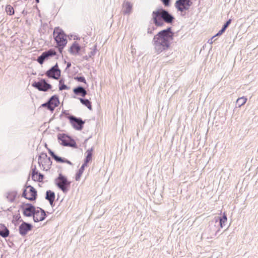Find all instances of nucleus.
<instances>
[{
	"instance_id": "nucleus-3",
	"label": "nucleus",
	"mask_w": 258,
	"mask_h": 258,
	"mask_svg": "<svg viewBox=\"0 0 258 258\" xmlns=\"http://www.w3.org/2000/svg\"><path fill=\"white\" fill-rule=\"evenodd\" d=\"M53 37L56 43V47L59 52L61 53L67 43L66 35L62 29L59 27H56L53 31Z\"/></svg>"
},
{
	"instance_id": "nucleus-26",
	"label": "nucleus",
	"mask_w": 258,
	"mask_h": 258,
	"mask_svg": "<svg viewBox=\"0 0 258 258\" xmlns=\"http://www.w3.org/2000/svg\"><path fill=\"white\" fill-rule=\"evenodd\" d=\"M219 224L221 228H223L225 225V223L227 222V218L226 215L224 213L221 217H219Z\"/></svg>"
},
{
	"instance_id": "nucleus-42",
	"label": "nucleus",
	"mask_w": 258,
	"mask_h": 258,
	"mask_svg": "<svg viewBox=\"0 0 258 258\" xmlns=\"http://www.w3.org/2000/svg\"><path fill=\"white\" fill-rule=\"evenodd\" d=\"M155 30V28L154 26L149 27L148 28L147 32L149 34H152L153 33V31Z\"/></svg>"
},
{
	"instance_id": "nucleus-13",
	"label": "nucleus",
	"mask_w": 258,
	"mask_h": 258,
	"mask_svg": "<svg viewBox=\"0 0 258 258\" xmlns=\"http://www.w3.org/2000/svg\"><path fill=\"white\" fill-rule=\"evenodd\" d=\"M32 224L25 221H23V222L19 226V232L22 236H25L29 231L32 229Z\"/></svg>"
},
{
	"instance_id": "nucleus-25",
	"label": "nucleus",
	"mask_w": 258,
	"mask_h": 258,
	"mask_svg": "<svg viewBox=\"0 0 258 258\" xmlns=\"http://www.w3.org/2000/svg\"><path fill=\"white\" fill-rule=\"evenodd\" d=\"M17 192L16 191H12L7 194V198L10 202H13L17 196Z\"/></svg>"
},
{
	"instance_id": "nucleus-36",
	"label": "nucleus",
	"mask_w": 258,
	"mask_h": 258,
	"mask_svg": "<svg viewBox=\"0 0 258 258\" xmlns=\"http://www.w3.org/2000/svg\"><path fill=\"white\" fill-rule=\"evenodd\" d=\"M38 173V171L36 169V166L32 170L31 177L32 179H34L35 175Z\"/></svg>"
},
{
	"instance_id": "nucleus-12",
	"label": "nucleus",
	"mask_w": 258,
	"mask_h": 258,
	"mask_svg": "<svg viewBox=\"0 0 258 258\" xmlns=\"http://www.w3.org/2000/svg\"><path fill=\"white\" fill-rule=\"evenodd\" d=\"M32 217L35 222L42 221L44 220L46 217V212L43 209L38 208L37 210H35V214H34Z\"/></svg>"
},
{
	"instance_id": "nucleus-28",
	"label": "nucleus",
	"mask_w": 258,
	"mask_h": 258,
	"mask_svg": "<svg viewBox=\"0 0 258 258\" xmlns=\"http://www.w3.org/2000/svg\"><path fill=\"white\" fill-rule=\"evenodd\" d=\"M49 157H47V154L42 153L40 155L38 156V163L40 165V164L47 160Z\"/></svg>"
},
{
	"instance_id": "nucleus-10",
	"label": "nucleus",
	"mask_w": 258,
	"mask_h": 258,
	"mask_svg": "<svg viewBox=\"0 0 258 258\" xmlns=\"http://www.w3.org/2000/svg\"><path fill=\"white\" fill-rule=\"evenodd\" d=\"M20 209L22 210L24 216L27 217H32L35 214L36 210L35 206L32 204L25 203L21 204Z\"/></svg>"
},
{
	"instance_id": "nucleus-34",
	"label": "nucleus",
	"mask_w": 258,
	"mask_h": 258,
	"mask_svg": "<svg viewBox=\"0 0 258 258\" xmlns=\"http://www.w3.org/2000/svg\"><path fill=\"white\" fill-rule=\"evenodd\" d=\"M43 162H44L45 165L48 166L49 169L50 168V166H51V164H52V161H51L50 157H49L47 160L43 161Z\"/></svg>"
},
{
	"instance_id": "nucleus-15",
	"label": "nucleus",
	"mask_w": 258,
	"mask_h": 258,
	"mask_svg": "<svg viewBox=\"0 0 258 258\" xmlns=\"http://www.w3.org/2000/svg\"><path fill=\"white\" fill-rule=\"evenodd\" d=\"M48 101L49 105H51V107H52L53 111L59 105L60 103L58 96L57 95H52L50 98H49Z\"/></svg>"
},
{
	"instance_id": "nucleus-48",
	"label": "nucleus",
	"mask_w": 258,
	"mask_h": 258,
	"mask_svg": "<svg viewBox=\"0 0 258 258\" xmlns=\"http://www.w3.org/2000/svg\"><path fill=\"white\" fill-rule=\"evenodd\" d=\"M84 58H85V59H86V60H87V59H88V57H87V56H86L85 57H84Z\"/></svg>"
},
{
	"instance_id": "nucleus-29",
	"label": "nucleus",
	"mask_w": 258,
	"mask_h": 258,
	"mask_svg": "<svg viewBox=\"0 0 258 258\" xmlns=\"http://www.w3.org/2000/svg\"><path fill=\"white\" fill-rule=\"evenodd\" d=\"M64 81L63 79H61L59 81V90L60 91L68 90L69 89V87H68L67 85L64 84Z\"/></svg>"
},
{
	"instance_id": "nucleus-39",
	"label": "nucleus",
	"mask_w": 258,
	"mask_h": 258,
	"mask_svg": "<svg viewBox=\"0 0 258 258\" xmlns=\"http://www.w3.org/2000/svg\"><path fill=\"white\" fill-rule=\"evenodd\" d=\"M165 7H169L170 5L171 0H161Z\"/></svg>"
},
{
	"instance_id": "nucleus-43",
	"label": "nucleus",
	"mask_w": 258,
	"mask_h": 258,
	"mask_svg": "<svg viewBox=\"0 0 258 258\" xmlns=\"http://www.w3.org/2000/svg\"><path fill=\"white\" fill-rule=\"evenodd\" d=\"M71 67V63L70 62H68L67 63V67L66 69H68Z\"/></svg>"
},
{
	"instance_id": "nucleus-2",
	"label": "nucleus",
	"mask_w": 258,
	"mask_h": 258,
	"mask_svg": "<svg viewBox=\"0 0 258 258\" xmlns=\"http://www.w3.org/2000/svg\"><path fill=\"white\" fill-rule=\"evenodd\" d=\"M153 22L156 26H162L164 23L171 24L174 20V17L169 12L163 8H160L152 13Z\"/></svg>"
},
{
	"instance_id": "nucleus-24",
	"label": "nucleus",
	"mask_w": 258,
	"mask_h": 258,
	"mask_svg": "<svg viewBox=\"0 0 258 258\" xmlns=\"http://www.w3.org/2000/svg\"><path fill=\"white\" fill-rule=\"evenodd\" d=\"M121 12L124 15H129V2L125 1L124 2Z\"/></svg>"
},
{
	"instance_id": "nucleus-1",
	"label": "nucleus",
	"mask_w": 258,
	"mask_h": 258,
	"mask_svg": "<svg viewBox=\"0 0 258 258\" xmlns=\"http://www.w3.org/2000/svg\"><path fill=\"white\" fill-rule=\"evenodd\" d=\"M174 35L171 27H168L159 31L155 35L152 40L155 52L159 54L163 51L168 50L173 40Z\"/></svg>"
},
{
	"instance_id": "nucleus-45",
	"label": "nucleus",
	"mask_w": 258,
	"mask_h": 258,
	"mask_svg": "<svg viewBox=\"0 0 258 258\" xmlns=\"http://www.w3.org/2000/svg\"><path fill=\"white\" fill-rule=\"evenodd\" d=\"M219 231H220V229H218L216 231V232H215V236H216V235H217V234L218 233V232Z\"/></svg>"
},
{
	"instance_id": "nucleus-22",
	"label": "nucleus",
	"mask_w": 258,
	"mask_h": 258,
	"mask_svg": "<svg viewBox=\"0 0 258 258\" xmlns=\"http://www.w3.org/2000/svg\"><path fill=\"white\" fill-rule=\"evenodd\" d=\"M88 165L83 163L80 168L78 170L76 174L75 179L76 181H79L81 177L85 170V168L87 167Z\"/></svg>"
},
{
	"instance_id": "nucleus-18",
	"label": "nucleus",
	"mask_w": 258,
	"mask_h": 258,
	"mask_svg": "<svg viewBox=\"0 0 258 258\" xmlns=\"http://www.w3.org/2000/svg\"><path fill=\"white\" fill-rule=\"evenodd\" d=\"M81 47L76 41H75L70 48L69 52L74 55H76L81 51Z\"/></svg>"
},
{
	"instance_id": "nucleus-33",
	"label": "nucleus",
	"mask_w": 258,
	"mask_h": 258,
	"mask_svg": "<svg viewBox=\"0 0 258 258\" xmlns=\"http://www.w3.org/2000/svg\"><path fill=\"white\" fill-rule=\"evenodd\" d=\"M41 106L43 107H45L48 110H50L51 111H53L52 107H51V105H49V103L48 100L45 103H43L42 104H41Z\"/></svg>"
},
{
	"instance_id": "nucleus-38",
	"label": "nucleus",
	"mask_w": 258,
	"mask_h": 258,
	"mask_svg": "<svg viewBox=\"0 0 258 258\" xmlns=\"http://www.w3.org/2000/svg\"><path fill=\"white\" fill-rule=\"evenodd\" d=\"M232 21L231 19H229L222 26V28H224L225 30L228 27L229 25L231 24Z\"/></svg>"
},
{
	"instance_id": "nucleus-30",
	"label": "nucleus",
	"mask_w": 258,
	"mask_h": 258,
	"mask_svg": "<svg viewBox=\"0 0 258 258\" xmlns=\"http://www.w3.org/2000/svg\"><path fill=\"white\" fill-rule=\"evenodd\" d=\"M6 12L8 15H13L15 13L14 9L11 5H7L5 9Z\"/></svg>"
},
{
	"instance_id": "nucleus-7",
	"label": "nucleus",
	"mask_w": 258,
	"mask_h": 258,
	"mask_svg": "<svg viewBox=\"0 0 258 258\" xmlns=\"http://www.w3.org/2000/svg\"><path fill=\"white\" fill-rule=\"evenodd\" d=\"M32 86L40 91L47 92L52 89L51 84L47 82L44 79H39L38 81H35L32 84Z\"/></svg>"
},
{
	"instance_id": "nucleus-16",
	"label": "nucleus",
	"mask_w": 258,
	"mask_h": 258,
	"mask_svg": "<svg viewBox=\"0 0 258 258\" xmlns=\"http://www.w3.org/2000/svg\"><path fill=\"white\" fill-rule=\"evenodd\" d=\"M26 188H29L30 196H28L27 200L30 201H34L36 200L37 197V192L36 189L31 185L26 186Z\"/></svg>"
},
{
	"instance_id": "nucleus-19",
	"label": "nucleus",
	"mask_w": 258,
	"mask_h": 258,
	"mask_svg": "<svg viewBox=\"0 0 258 258\" xmlns=\"http://www.w3.org/2000/svg\"><path fill=\"white\" fill-rule=\"evenodd\" d=\"M45 199L47 200L50 205L53 207L54 206L53 203L55 199V194L53 191L48 190L46 192Z\"/></svg>"
},
{
	"instance_id": "nucleus-44",
	"label": "nucleus",
	"mask_w": 258,
	"mask_h": 258,
	"mask_svg": "<svg viewBox=\"0 0 258 258\" xmlns=\"http://www.w3.org/2000/svg\"><path fill=\"white\" fill-rule=\"evenodd\" d=\"M215 36H214L211 39L209 40H208V43H209L210 44H212L213 43V39L215 37Z\"/></svg>"
},
{
	"instance_id": "nucleus-8",
	"label": "nucleus",
	"mask_w": 258,
	"mask_h": 258,
	"mask_svg": "<svg viewBox=\"0 0 258 258\" xmlns=\"http://www.w3.org/2000/svg\"><path fill=\"white\" fill-rule=\"evenodd\" d=\"M56 55V51L53 48H50L44 51L37 58V62L42 64L45 61L50 59L51 57Z\"/></svg>"
},
{
	"instance_id": "nucleus-32",
	"label": "nucleus",
	"mask_w": 258,
	"mask_h": 258,
	"mask_svg": "<svg viewBox=\"0 0 258 258\" xmlns=\"http://www.w3.org/2000/svg\"><path fill=\"white\" fill-rule=\"evenodd\" d=\"M74 79L76 80L77 81L81 83H84L85 84H87V82L86 81V79L84 76H76L74 78Z\"/></svg>"
},
{
	"instance_id": "nucleus-9",
	"label": "nucleus",
	"mask_w": 258,
	"mask_h": 258,
	"mask_svg": "<svg viewBox=\"0 0 258 258\" xmlns=\"http://www.w3.org/2000/svg\"><path fill=\"white\" fill-rule=\"evenodd\" d=\"M45 75L50 79L58 80L61 76V70L59 69L57 63L50 68L45 73Z\"/></svg>"
},
{
	"instance_id": "nucleus-4",
	"label": "nucleus",
	"mask_w": 258,
	"mask_h": 258,
	"mask_svg": "<svg viewBox=\"0 0 258 258\" xmlns=\"http://www.w3.org/2000/svg\"><path fill=\"white\" fill-rule=\"evenodd\" d=\"M71 183L67 177L61 173H59L58 176L55 179V185L64 194L67 193L69 190Z\"/></svg>"
},
{
	"instance_id": "nucleus-17",
	"label": "nucleus",
	"mask_w": 258,
	"mask_h": 258,
	"mask_svg": "<svg viewBox=\"0 0 258 258\" xmlns=\"http://www.w3.org/2000/svg\"><path fill=\"white\" fill-rule=\"evenodd\" d=\"M73 92L76 95H80L84 97L87 94V92L85 88L81 86H78L73 89Z\"/></svg>"
},
{
	"instance_id": "nucleus-49",
	"label": "nucleus",
	"mask_w": 258,
	"mask_h": 258,
	"mask_svg": "<svg viewBox=\"0 0 258 258\" xmlns=\"http://www.w3.org/2000/svg\"><path fill=\"white\" fill-rule=\"evenodd\" d=\"M130 11H131V9H132V6L131 5H130Z\"/></svg>"
},
{
	"instance_id": "nucleus-20",
	"label": "nucleus",
	"mask_w": 258,
	"mask_h": 258,
	"mask_svg": "<svg viewBox=\"0 0 258 258\" xmlns=\"http://www.w3.org/2000/svg\"><path fill=\"white\" fill-rule=\"evenodd\" d=\"M10 231L9 229L3 224H0V236L6 238L9 236Z\"/></svg>"
},
{
	"instance_id": "nucleus-35",
	"label": "nucleus",
	"mask_w": 258,
	"mask_h": 258,
	"mask_svg": "<svg viewBox=\"0 0 258 258\" xmlns=\"http://www.w3.org/2000/svg\"><path fill=\"white\" fill-rule=\"evenodd\" d=\"M26 186H28V185H27V184H26V185H25V187L23 189V192L22 194V197L25 198L26 199H27L28 197L27 196V189L28 188H26Z\"/></svg>"
},
{
	"instance_id": "nucleus-11",
	"label": "nucleus",
	"mask_w": 258,
	"mask_h": 258,
	"mask_svg": "<svg viewBox=\"0 0 258 258\" xmlns=\"http://www.w3.org/2000/svg\"><path fill=\"white\" fill-rule=\"evenodd\" d=\"M191 5V0H177L175 3V7L178 11L183 13L188 10Z\"/></svg>"
},
{
	"instance_id": "nucleus-5",
	"label": "nucleus",
	"mask_w": 258,
	"mask_h": 258,
	"mask_svg": "<svg viewBox=\"0 0 258 258\" xmlns=\"http://www.w3.org/2000/svg\"><path fill=\"white\" fill-rule=\"evenodd\" d=\"M62 113L69 120L70 123L74 129L77 131H81L83 128L85 121L81 118L71 115L67 112V111H64Z\"/></svg>"
},
{
	"instance_id": "nucleus-37",
	"label": "nucleus",
	"mask_w": 258,
	"mask_h": 258,
	"mask_svg": "<svg viewBox=\"0 0 258 258\" xmlns=\"http://www.w3.org/2000/svg\"><path fill=\"white\" fill-rule=\"evenodd\" d=\"M96 50H97L96 45H94V48L93 49V50L92 51H91L89 53V57H91L94 56L96 54Z\"/></svg>"
},
{
	"instance_id": "nucleus-21",
	"label": "nucleus",
	"mask_w": 258,
	"mask_h": 258,
	"mask_svg": "<svg viewBox=\"0 0 258 258\" xmlns=\"http://www.w3.org/2000/svg\"><path fill=\"white\" fill-rule=\"evenodd\" d=\"M93 151V148H91L90 149H88L86 152V156L84 159V163L85 164L88 165V164L92 160V152Z\"/></svg>"
},
{
	"instance_id": "nucleus-23",
	"label": "nucleus",
	"mask_w": 258,
	"mask_h": 258,
	"mask_svg": "<svg viewBox=\"0 0 258 258\" xmlns=\"http://www.w3.org/2000/svg\"><path fill=\"white\" fill-rule=\"evenodd\" d=\"M79 100L81 103L86 106L90 110H92L91 102L88 99L80 98Z\"/></svg>"
},
{
	"instance_id": "nucleus-31",
	"label": "nucleus",
	"mask_w": 258,
	"mask_h": 258,
	"mask_svg": "<svg viewBox=\"0 0 258 258\" xmlns=\"http://www.w3.org/2000/svg\"><path fill=\"white\" fill-rule=\"evenodd\" d=\"M44 175L40 173V172H38L35 176V178L34 179H32L34 181H38V182H41L43 179H44Z\"/></svg>"
},
{
	"instance_id": "nucleus-6",
	"label": "nucleus",
	"mask_w": 258,
	"mask_h": 258,
	"mask_svg": "<svg viewBox=\"0 0 258 258\" xmlns=\"http://www.w3.org/2000/svg\"><path fill=\"white\" fill-rule=\"evenodd\" d=\"M58 140L60 141V144L63 146L70 147L75 149L78 148L76 141L71 137L64 134H59Z\"/></svg>"
},
{
	"instance_id": "nucleus-46",
	"label": "nucleus",
	"mask_w": 258,
	"mask_h": 258,
	"mask_svg": "<svg viewBox=\"0 0 258 258\" xmlns=\"http://www.w3.org/2000/svg\"><path fill=\"white\" fill-rule=\"evenodd\" d=\"M27 13L25 12V10H23V12H22V14H26Z\"/></svg>"
},
{
	"instance_id": "nucleus-47",
	"label": "nucleus",
	"mask_w": 258,
	"mask_h": 258,
	"mask_svg": "<svg viewBox=\"0 0 258 258\" xmlns=\"http://www.w3.org/2000/svg\"><path fill=\"white\" fill-rule=\"evenodd\" d=\"M35 2L36 3H39V0H35Z\"/></svg>"
},
{
	"instance_id": "nucleus-27",
	"label": "nucleus",
	"mask_w": 258,
	"mask_h": 258,
	"mask_svg": "<svg viewBox=\"0 0 258 258\" xmlns=\"http://www.w3.org/2000/svg\"><path fill=\"white\" fill-rule=\"evenodd\" d=\"M247 101V98L244 97H242L238 98L236 101V105L240 107L244 105Z\"/></svg>"
},
{
	"instance_id": "nucleus-40",
	"label": "nucleus",
	"mask_w": 258,
	"mask_h": 258,
	"mask_svg": "<svg viewBox=\"0 0 258 258\" xmlns=\"http://www.w3.org/2000/svg\"><path fill=\"white\" fill-rule=\"evenodd\" d=\"M225 30L222 27L221 29L219 31V32L215 35V36H218L221 35L224 32Z\"/></svg>"
},
{
	"instance_id": "nucleus-41",
	"label": "nucleus",
	"mask_w": 258,
	"mask_h": 258,
	"mask_svg": "<svg viewBox=\"0 0 258 258\" xmlns=\"http://www.w3.org/2000/svg\"><path fill=\"white\" fill-rule=\"evenodd\" d=\"M14 218L15 219V220L16 221H20V222H22V223L23 222V220L21 219V216L20 215V214H18L15 216H14Z\"/></svg>"
},
{
	"instance_id": "nucleus-14",
	"label": "nucleus",
	"mask_w": 258,
	"mask_h": 258,
	"mask_svg": "<svg viewBox=\"0 0 258 258\" xmlns=\"http://www.w3.org/2000/svg\"><path fill=\"white\" fill-rule=\"evenodd\" d=\"M49 154L50 155L51 157L57 163H66L70 165H72L73 163L68 159L62 158L56 155L53 151L50 149H48Z\"/></svg>"
}]
</instances>
